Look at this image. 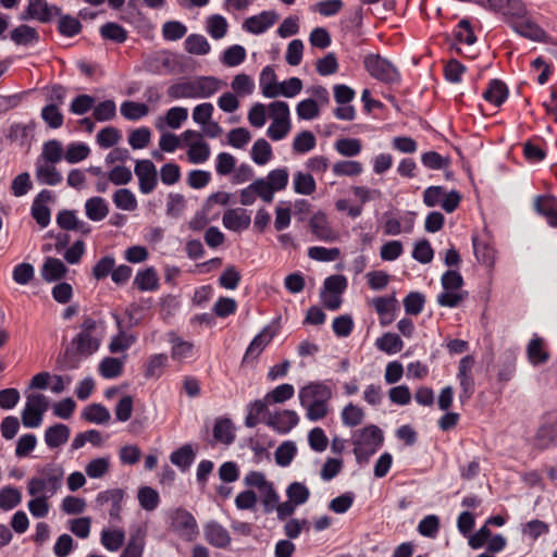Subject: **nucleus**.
<instances>
[{
    "mask_svg": "<svg viewBox=\"0 0 557 557\" xmlns=\"http://www.w3.org/2000/svg\"><path fill=\"white\" fill-rule=\"evenodd\" d=\"M185 50L191 54L205 55L210 52V44L199 34H191L185 39Z\"/></svg>",
    "mask_w": 557,
    "mask_h": 557,
    "instance_id": "obj_41",
    "label": "nucleus"
},
{
    "mask_svg": "<svg viewBox=\"0 0 557 557\" xmlns=\"http://www.w3.org/2000/svg\"><path fill=\"white\" fill-rule=\"evenodd\" d=\"M309 227L317 239L332 243L337 238L326 214L322 211L315 212L309 220Z\"/></svg>",
    "mask_w": 557,
    "mask_h": 557,
    "instance_id": "obj_14",
    "label": "nucleus"
},
{
    "mask_svg": "<svg viewBox=\"0 0 557 557\" xmlns=\"http://www.w3.org/2000/svg\"><path fill=\"white\" fill-rule=\"evenodd\" d=\"M242 281V274L235 265H227L219 277V285L225 289L234 290Z\"/></svg>",
    "mask_w": 557,
    "mask_h": 557,
    "instance_id": "obj_62",
    "label": "nucleus"
},
{
    "mask_svg": "<svg viewBox=\"0 0 557 557\" xmlns=\"http://www.w3.org/2000/svg\"><path fill=\"white\" fill-rule=\"evenodd\" d=\"M454 37L458 42L466 44L468 46L473 45L476 41L471 23L467 18H462L458 22L453 30Z\"/></svg>",
    "mask_w": 557,
    "mask_h": 557,
    "instance_id": "obj_49",
    "label": "nucleus"
},
{
    "mask_svg": "<svg viewBox=\"0 0 557 557\" xmlns=\"http://www.w3.org/2000/svg\"><path fill=\"white\" fill-rule=\"evenodd\" d=\"M528 360L533 366L544 364L549 360V354L544 349L543 338L534 335L527 346Z\"/></svg>",
    "mask_w": 557,
    "mask_h": 557,
    "instance_id": "obj_26",
    "label": "nucleus"
},
{
    "mask_svg": "<svg viewBox=\"0 0 557 557\" xmlns=\"http://www.w3.org/2000/svg\"><path fill=\"white\" fill-rule=\"evenodd\" d=\"M58 16L60 17L58 23V32L62 36L74 37L82 32L83 26L76 17L69 14L63 15L62 13Z\"/></svg>",
    "mask_w": 557,
    "mask_h": 557,
    "instance_id": "obj_47",
    "label": "nucleus"
},
{
    "mask_svg": "<svg viewBox=\"0 0 557 557\" xmlns=\"http://www.w3.org/2000/svg\"><path fill=\"white\" fill-rule=\"evenodd\" d=\"M22 500V494L16 487L5 486L0 491V509L11 510Z\"/></svg>",
    "mask_w": 557,
    "mask_h": 557,
    "instance_id": "obj_60",
    "label": "nucleus"
},
{
    "mask_svg": "<svg viewBox=\"0 0 557 557\" xmlns=\"http://www.w3.org/2000/svg\"><path fill=\"white\" fill-rule=\"evenodd\" d=\"M39 33L36 28L22 24L10 32V39L17 46H35L39 42Z\"/></svg>",
    "mask_w": 557,
    "mask_h": 557,
    "instance_id": "obj_23",
    "label": "nucleus"
},
{
    "mask_svg": "<svg viewBox=\"0 0 557 557\" xmlns=\"http://www.w3.org/2000/svg\"><path fill=\"white\" fill-rule=\"evenodd\" d=\"M49 408L48 398L44 394H30L27 396L22 411V423L25 428H38L42 417Z\"/></svg>",
    "mask_w": 557,
    "mask_h": 557,
    "instance_id": "obj_5",
    "label": "nucleus"
},
{
    "mask_svg": "<svg viewBox=\"0 0 557 557\" xmlns=\"http://www.w3.org/2000/svg\"><path fill=\"white\" fill-rule=\"evenodd\" d=\"M205 536L207 542L218 548H225L231 543L228 531L220 523L212 521L205 528Z\"/></svg>",
    "mask_w": 557,
    "mask_h": 557,
    "instance_id": "obj_21",
    "label": "nucleus"
},
{
    "mask_svg": "<svg viewBox=\"0 0 557 557\" xmlns=\"http://www.w3.org/2000/svg\"><path fill=\"white\" fill-rule=\"evenodd\" d=\"M295 387L289 383L277 385L271 392L265 394V400L273 404H283L294 397Z\"/></svg>",
    "mask_w": 557,
    "mask_h": 557,
    "instance_id": "obj_45",
    "label": "nucleus"
},
{
    "mask_svg": "<svg viewBox=\"0 0 557 557\" xmlns=\"http://www.w3.org/2000/svg\"><path fill=\"white\" fill-rule=\"evenodd\" d=\"M363 66L369 75L384 84L399 85L401 83V74L399 70L386 58L369 53L363 58Z\"/></svg>",
    "mask_w": 557,
    "mask_h": 557,
    "instance_id": "obj_4",
    "label": "nucleus"
},
{
    "mask_svg": "<svg viewBox=\"0 0 557 557\" xmlns=\"http://www.w3.org/2000/svg\"><path fill=\"white\" fill-rule=\"evenodd\" d=\"M120 111L126 120L138 121L148 114L149 108L145 103L127 100L121 104Z\"/></svg>",
    "mask_w": 557,
    "mask_h": 557,
    "instance_id": "obj_44",
    "label": "nucleus"
},
{
    "mask_svg": "<svg viewBox=\"0 0 557 557\" xmlns=\"http://www.w3.org/2000/svg\"><path fill=\"white\" fill-rule=\"evenodd\" d=\"M37 178L40 183L49 186H55L62 182L61 173L53 165H38L36 170Z\"/></svg>",
    "mask_w": 557,
    "mask_h": 557,
    "instance_id": "obj_59",
    "label": "nucleus"
},
{
    "mask_svg": "<svg viewBox=\"0 0 557 557\" xmlns=\"http://www.w3.org/2000/svg\"><path fill=\"white\" fill-rule=\"evenodd\" d=\"M71 435V430L67 425L63 423H55L45 431V443L51 448H59L64 445Z\"/></svg>",
    "mask_w": 557,
    "mask_h": 557,
    "instance_id": "obj_22",
    "label": "nucleus"
},
{
    "mask_svg": "<svg viewBox=\"0 0 557 557\" xmlns=\"http://www.w3.org/2000/svg\"><path fill=\"white\" fill-rule=\"evenodd\" d=\"M66 265L58 258L47 257L40 269V275L47 283L58 282L65 277Z\"/></svg>",
    "mask_w": 557,
    "mask_h": 557,
    "instance_id": "obj_19",
    "label": "nucleus"
},
{
    "mask_svg": "<svg viewBox=\"0 0 557 557\" xmlns=\"http://www.w3.org/2000/svg\"><path fill=\"white\" fill-rule=\"evenodd\" d=\"M134 285L140 292L157 290L160 284L156 270L153 268H147L146 270L138 271L134 280Z\"/></svg>",
    "mask_w": 557,
    "mask_h": 557,
    "instance_id": "obj_29",
    "label": "nucleus"
},
{
    "mask_svg": "<svg viewBox=\"0 0 557 557\" xmlns=\"http://www.w3.org/2000/svg\"><path fill=\"white\" fill-rule=\"evenodd\" d=\"M62 9L55 4H49L47 0H28L27 8L21 14L22 21L37 20L41 23H50L55 16L61 15Z\"/></svg>",
    "mask_w": 557,
    "mask_h": 557,
    "instance_id": "obj_8",
    "label": "nucleus"
},
{
    "mask_svg": "<svg viewBox=\"0 0 557 557\" xmlns=\"http://www.w3.org/2000/svg\"><path fill=\"white\" fill-rule=\"evenodd\" d=\"M100 542L110 552H117L125 543V532L122 529H103Z\"/></svg>",
    "mask_w": 557,
    "mask_h": 557,
    "instance_id": "obj_30",
    "label": "nucleus"
},
{
    "mask_svg": "<svg viewBox=\"0 0 557 557\" xmlns=\"http://www.w3.org/2000/svg\"><path fill=\"white\" fill-rule=\"evenodd\" d=\"M41 119L50 128H60L63 125L64 116L55 103H49L41 109Z\"/></svg>",
    "mask_w": 557,
    "mask_h": 557,
    "instance_id": "obj_56",
    "label": "nucleus"
},
{
    "mask_svg": "<svg viewBox=\"0 0 557 557\" xmlns=\"http://www.w3.org/2000/svg\"><path fill=\"white\" fill-rule=\"evenodd\" d=\"M194 459L195 453L191 446L188 444L183 445L178 449L174 450L170 456L171 462L178 467L182 471H186L191 466Z\"/></svg>",
    "mask_w": 557,
    "mask_h": 557,
    "instance_id": "obj_40",
    "label": "nucleus"
},
{
    "mask_svg": "<svg viewBox=\"0 0 557 557\" xmlns=\"http://www.w3.org/2000/svg\"><path fill=\"white\" fill-rule=\"evenodd\" d=\"M104 329L106 326L102 320H96L90 315H86L83 318L79 333L85 334L87 337L97 338L101 342Z\"/></svg>",
    "mask_w": 557,
    "mask_h": 557,
    "instance_id": "obj_43",
    "label": "nucleus"
},
{
    "mask_svg": "<svg viewBox=\"0 0 557 557\" xmlns=\"http://www.w3.org/2000/svg\"><path fill=\"white\" fill-rule=\"evenodd\" d=\"M82 417L88 422L103 424L110 420L111 414L103 405L91 404L84 409Z\"/></svg>",
    "mask_w": 557,
    "mask_h": 557,
    "instance_id": "obj_38",
    "label": "nucleus"
},
{
    "mask_svg": "<svg viewBox=\"0 0 557 557\" xmlns=\"http://www.w3.org/2000/svg\"><path fill=\"white\" fill-rule=\"evenodd\" d=\"M352 443L354 445L375 448L377 450L383 443V433L379 426L370 424L354 432Z\"/></svg>",
    "mask_w": 557,
    "mask_h": 557,
    "instance_id": "obj_16",
    "label": "nucleus"
},
{
    "mask_svg": "<svg viewBox=\"0 0 557 557\" xmlns=\"http://www.w3.org/2000/svg\"><path fill=\"white\" fill-rule=\"evenodd\" d=\"M145 547V531L138 528L131 533L128 543L120 557H143Z\"/></svg>",
    "mask_w": 557,
    "mask_h": 557,
    "instance_id": "obj_34",
    "label": "nucleus"
},
{
    "mask_svg": "<svg viewBox=\"0 0 557 557\" xmlns=\"http://www.w3.org/2000/svg\"><path fill=\"white\" fill-rule=\"evenodd\" d=\"M475 360L471 355L462 357L458 363L457 380L460 385L459 401L461 405L467 404L475 392V381L472 374Z\"/></svg>",
    "mask_w": 557,
    "mask_h": 557,
    "instance_id": "obj_6",
    "label": "nucleus"
},
{
    "mask_svg": "<svg viewBox=\"0 0 557 557\" xmlns=\"http://www.w3.org/2000/svg\"><path fill=\"white\" fill-rule=\"evenodd\" d=\"M171 527L184 541H194L199 533L195 517L183 508L176 509L173 513Z\"/></svg>",
    "mask_w": 557,
    "mask_h": 557,
    "instance_id": "obj_9",
    "label": "nucleus"
},
{
    "mask_svg": "<svg viewBox=\"0 0 557 557\" xmlns=\"http://www.w3.org/2000/svg\"><path fill=\"white\" fill-rule=\"evenodd\" d=\"M299 423V416L296 411L284 409L269 413L265 424L278 434H287Z\"/></svg>",
    "mask_w": 557,
    "mask_h": 557,
    "instance_id": "obj_11",
    "label": "nucleus"
},
{
    "mask_svg": "<svg viewBox=\"0 0 557 557\" xmlns=\"http://www.w3.org/2000/svg\"><path fill=\"white\" fill-rule=\"evenodd\" d=\"M508 96L507 85L498 78L490 79L486 89L482 94L483 99L495 107H500L508 99Z\"/></svg>",
    "mask_w": 557,
    "mask_h": 557,
    "instance_id": "obj_18",
    "label": "nucleus"
},
{
    "mask_svg": "<svg viewBox=\"0 0 557 557\" xmlns=\"http://www.w3.org/2000/svg\"><path fill=\"white\" fill-rule=\"evenodd\" d=\"M187 208V201L184 195L170 193L166 198L165 213L169 218L180 219Z\"/></svg>",
    "mask_w": 557,
    "mask_h": 557,
    "instance_id": "obj_39",
    "label": "nucleus"
},
{
    "mask_svg": "<svg viewBox=\"0 0 557 557\" xmlns=\"http://www.w3.org/2000/svg\"><path fill=\"white\" fill-rule=\"evenodd\" d=\"M277 20L274 11H262L257 15L247 17L243 24V28L253 35H260L271 28Z\"/></svg>",
    "mask_w": 557,
    "mask_h": 557,
    "instance_id": "obj_15",
    "label": "nucleus"
},
{
    "mask_svg": "<svg viewBox=\"0 0 557 557\" xmlns=\"http://www.w3.org/2000/svg\"><path fill=\"white\" fill-rule=\"evenodd\" d=\"M405 311L410 315H418L423 311L425 297L422 293L410 292L403 300Z\"/></svg>",
    "mask_w": 557,
    "mask_h": 557,
    "instance_id": "obj_57",
    "label": "nucleus"
},
{
    "mask_svg": "<svg viewBox=\"0 0 557 557\" xmlns=\"http://www.w3.org/2000/svg\"><path fill=\"white\" fill-rule=\"evenodd\" d=\"M227 21L220 14H214L208 18L207 30L213 39H221L227 33Z\"/></svg>",
    "mask_w": 557,
    "mask_h": 557,
    "instance_id": "obj_64",
    "label": "nucleus"
},
{
    "mask_svg": "<svg viewBox=\"0 0 557 557\" xmlns=\"http://www.w3.org/2000/svg\"><path fill=\"white\" fill-rule=\"evenodd\" d=\"M508 25L516 34L522 38L534 42L545 44L548 41L549 36L547 32L531 18L528 9L523 17L513 18L508 23Z\"/></svg>",
    "mask_w": 557,
    "mask_h": 557,
    "instance_id": "obj_7",
    "label": "nucleus"
},
{
    "mask_svg": "<svg viewBox=\"0 0 557 557\" xmlns=\"http://www.w3.org/2000/svg\"><path fill=\"white\" fill-rule=\"evenodd\" d=\"M112 199L115 207L121 210L134 211L137 208V199L134 193L127 188L117 189Z\"/></svg>",
    "mask_w": 557,
    "mask_h": 557,
    "instance_id": "obj_53",
    "label": "nucleus"
},
{
    "mask_svg": "<svg viewBox=\"0 0 557 557\" xmlns=\"http://www.w3.org/2000/svg\"><path fill=\"white\" fill-rule=\"evenodd\" d=\"M375 346L387 355H394L403 349L404 342L397 334L388 332L376 339Z\"/></svg>",
    "mask_w": 557,
    "mask_h": 557,
    "instance_id": "obj_36",
    "label": "nucleus"
},
{
    "mask_svg": "<svg viewBox=\"0 0 557 557\" xmlns=\"http://www.w3.org/2000/svg\"><path fill=\"white\" fill-rule=\"evenodd\" d=\"M490 11L500 13L508 24L513 18L523 17L527 13V5L522 0H487Z\"/></svg>",
    "mask_w": 557,
    "mask_h": 557,
    "instance_id": "obj_12",
    "label": "nucleus"
},
{
    "mask_svg": "<svg viewBox=\"0 0 557 557\" xmlns=\"http://www.w3.org/2000/svg\"><path fill=\"white\" fill-rule=\"evenodd\" d=\"M145 69L151 74H166L173 70V60L165 53H157L145 61Z\"/></svg>",
    "mask_w": 557,
    "mask_h": 557,
    "instance_id": "obj_27",
    "label": "nucleus"
},
{
    "mask_svg": "<svg viewBox=\"0 0 557 557\" xmlns=\"http://www.w3.org/2000/svg\"><path fill=\"white\" fill-rule=\"evenodd\" d=\"M137 497L140 506L148 511L154 510L160 503L159 493L149 486L140 487Z\"/></svg>",
    "mask_w": 557,
    "mask_h": 557,
    "instance_id": "obj_61",
    "label": "nucleus"
},
{
    "mask_svg": "<svg viewBox=\"0 0 557 557\" xmlns=\"http://www.w3.org/2000/svg\"><path fill=\"white\" fill-rule=\"evenodd\" d=\"M225 228L234 232L247 230L251 223L250 214L243 208L228 209L222 219Z\"/></svg>",
    "mask_w": 557,
    "mask_h": 557,
    "instance_id": "obj_17",
    "label": "nucleus"
},
{
    "mask_svg": "<svg viewBox=\"0 0 557 557\" xmlns=\"http://www.w3.org/2000/svg\"><path fill=\"white\" fill-rule=\"evenodd\" d=\"M169 358L165 354H153L151 355L144 370L146 379H159L163 373V369L168 366Z\"/></svg>",
    "mask_w": 557,
    "mask_h": 557,
    "instance_id": "obj_32",
    "label": "nucleus"
},
{
    "mask_svg": "<svg viewBox=\"0 0 557 557\" xmlns=\"http://www.w3.org/2000/svg\"><path fill=\"white\" fill-rule=\"evenodd\" d=\"M335 150L343 157L352 158L360 154L362 144L359 138H341L336 140Z\"/></svg>",
    "mask_w": 557,
    "mask_h": 557,
    "instance_id": "obj_42",
    "label": "nucleus"
},
{
    "mask_svg": "<svg viewBox=\"0 0 557 557\" xmlns=\"http://www.w3.org/2000/svg\"><path fill=\"white\" fill-rule=\"evenodd\" d=\"M297 454V447L294 442L286 441L282 443L275 450V462L280 467H288Z\"/></svg>",
    "mask_w": 557,
    "mask_h": 557,
    "instance_id": "obj_52",
    "label": "nucleus"
},
{
    "mask_svg": "<svg viewBox=\"0 0 557 557\" xmlns=\"http://www.w3.org/2000/svg\"><path fill=\"white\" fill-rule=\"evenodd\" d=\"M271 158L272 148L270 144L263 138L257 139L251 148V159L253 162L258 165H264Z\"/></svg>",
    "mask_w": 557,
    "mask_h": 557,
    "instance_id": "obj_46",
    "label": "nucleus"
},
{
    "mask_svg": "<svg viewBox=\"0 0 557 557\" xmlns=\"http://www.w3.org/2000/svg\"><path fill=\"white\" fill-rule=\"evenodd\" d=\"M293 187L296 194L310 196L315 191L317 183L311 174L299 171L293 176Z\"/></svg>",
    "mask_w": 557,
    "mask_h": 557,
    "instance_id": "obj_35",
    "label": "nucleus"
},
{
    "mask_svg": "<svg viewBox=\"0 0 557 557\" xmlns=\"http://www.w3.org/2000/svg\"><path fill=\"white\" fill-rule=\"evenodd\" d=\"M37 476H33L27 483V492L30 496L47 493L53 496L62 486L63 469L55 463H47L37 469Z\"/></svg>",
    "mask_w": 557,
    "mask_h": 557,
    "instance_id": "obj_3",
    "label": "nucleus"
},
{
    "mask_svg": "<svg viewBox=\"0 0 557 557\" xmlns=\"http://www.w3.org/2000/svg\"><path fill=\"white\" fill-rule=\"evenodd\" d=\"M298 398L300 406L306 410V418L315 422L327 416L332 389L322 381L309 382L299 389Z\"/></svg>",
    "mask_w": 557,
    "mask_h": 557,
    "instance_id": "obj_1",
    "label": "nucleus"
},
{
    "mask_svg": "<svg viewBox=\"0 0 557 557\" xmlns=\"http://www.w3.org/2000/svg\"><path fill=\"white\" fill-rule=\"evenodd\" d=\"M123 372V362L113 357H106L99 363V373L104 379H115Z\"/></svg>",
    "mask_w": 557,
    "mask_h": 557,
    "instance_id": "obj_54",
    "label": "nucleus"
},
{
    "mask_svg": "<svg viewBox=\"0 0 557 557\" xmlns=\"http://www.w3.org/2000/svg\"><path fill=\"white\" fill-rule=\"evenodd\" d=\"M71 343L83 354L84 357H89L95 354L100 347V341L92 337H87L85 334L78 333Z\"/></svg>",
    "mask_w": 557,
    "mask_h": 557,
    "instance_id": "obj_48",
    "label": "nucleus"
},
{
    "mask_svg": "<svg viewBox=\"0 0 557 557\" xmlns=\"http://www.w3.org/2000/svg\"><path fill=\"white\" fill-rule=\"evenodd\" d=\"M188 161L194 164L206 162L210 157V147L203 140L190 144L187 152Z\"/></svg>",
    "mask_w": 557,
    "mask_h": 557,
    "instance_id": "obj_55",
    "label": "nucleus"
},
{
    "mask_svg": "<svg viewBox=\"0 0 557 557\" xmlns=\"http://www.w3.org/2000/svg\"><path fill=\"white\" fill-rule=\"evenodd\" d=\"M85 213L94 222L102 221L109 214L108 203L101 197H91L85 202Z\"/></svg>",
    "mask_w": 557,
    "mask_h": 557,
    "instance_id": "obj_28",
    "label": "nucleus"
},
{
    "mask_svg": "<svg viewBox=\"0 0 557 557\" xmlns=\"http://www.w3.org/2000/svg\"><path fill=\"white\" fill-rule=\"evenodd\" d=\"M222 86V81L213 76H199L193 81L172 84L166 92L170 99H206L213 96Z\"/></svg>",
    "mask_w": 557,
    "mask_h": 557,
    "instance_id": "obj_2",
    "label": "nucleus"
},
{
    "mask_svg": "<svg viewBox=\"0 0 557 557\" xmlns=\"http://www.w3.org/2000/svg\"><path fill=\"white\" fill-rule=\"evenodd\" d=\"M274 332L271 326H264L259 334H257L248 345L242 360V364H248L256 360L264 348L273 341Z\"/></svg>",
    "mask_w": 557,
    "mask_h": 557,
    "instance_id": "obj_13",
    "label": "nucleus"
},
{
    "mask_svg": "<svg viewBox=\"0 0 557 557\" xmlns=\"http://www.w3.org/2000/svg\"><path fill=\"white\" fill-rule=\"evenodd\" d=\"M260 88L262 90V95L267 98H275L277 97V85L276 74L272 66H265L259 77Z\"/></svg>",
    "mask_w": 557,
    "mask_h": 557,
    "instance_id": "obj_33",
    "label": "nucleus"
},
{
    "mask_svg": "<svg viewBox=\"0 0 557 557\" xmlns=\"http://www.w3.org/2000/svg\"><path fill=\"white\" fill-rule=\"evenodd\" d=\"M85 358L71 343L57 358V367L61 371L75 370L79 368L82 359Z\"/></svg>",
    "mask_w": 557,
    "mask_h": 557,
    "instance_id": "obj_25",
    "label": "nucleus"
},
{
    "mask_svg": "<svg viewBox=\"0 0 557 557\" xmlns=\"http://www.w3.org/2000/svg\"><path fill=\"white\" fill-rule=\"evenodd\" d=\"M517 354L512 349H506L499 357L497 380L500 383L509 382L516 373Z\"/></svg>",
    "mask_w": 557,
    "mask_h": 557,
    "instance_id": "obj_24",
    "label": "nucleus"
},
{
    "mask_svg": "<svg viewBox=\"0 0 557 557\" xmlns=\"http://www.w3.org/2000/svg\"><path fill=\"white\" fill-rule=\"evenodd\" d=\"M472 247L476 260L487 267H492L495 261V250L488 243L479 239L478 236L472 237Z\"/></svg>",
    "mask_w": 557,
    "mask_h": 557,
    "instance_id": "obj_31",
    "label": "nucleus"
},
{
    "mask_svg": "<svg viewBox=\"0 0 557 557\" xmlns=\"http://www.w3.org/2000/svg\"><path fill=\"white\" fill-rule=\"evenodd\" d=\"M341 417L344 425L354 428L363 421L364 412L362 408L348 404L344 407Z\"/></svg>",
    "mask_w": 557,
    "mask_h": 557,
    "instance_id": "obj_63",
    "label": "nucleus"
},
{
    "mask_svg": "<svg viewBox=\"0 0 557 557\" xmlns=\"http://www.w3.org/2000/svg\"><path fill=\"white\" fill-rule=\"evenodd\" d=\"M271 405L265 400V396L263 399H256L255 401L250 403L247 407V416L245 418V425L247 428H255L260 422H264L269 417V413H272L269 411L268 406Z\"/></svg>",
    "mask_w": 557,
    "mask_h": 557,
    "instance_id": "obj_20",
    "label": "nucleus"
},
{
    "mask_svg": "<svg viewBox=\"0 0 557 557\" xmlns=\"http://www.w3.org/2000/svg\"><path fill=\"white\" fill-rule=\"evenodd\" d=\"M213 437L215 441L230 445L235 440L233 423L230 419H220L213 428Z\"/></svg>",
    "mask_w": 557,
    "mask_h": 557,
    "instance_id": "obj_37",
    "label": "nucleus"
},
{
    "mask_svg": "<svg viewBox=\"0 0 557 557\" xmlns=\"http://www.w3.org/2000/svg\"><path fill=\"white\" fill-rule=\"evenodd\" d=\"M296 112L299 120L310 121L320 115V108L318 107V101L313 98H307L297 104Z\"/></svg>",
    "mask_w": 557,
    "mask_h": 557,
    "instance_id": "obj_58",
    "label": "nucleus"
},
{
    "mask_svg": "<svg viewBox=\"0 0 557 557\" xmlns=\"http://www.w3.org/2000/svg\"><path fill=\"white\" fill-rule=\"evenodd\" d=\"M134 172L139 181V190L148 195L154 190L158 184V173L151 160H137Z\"/></svg>",
    "mask_w": 557,
    "mask_h": 557,
    "instance_id": "obj_10",
    "label": "nucleus"
},
{
    "mask_svg": "<svg viewBox=\"0 0 557 557\" xmlns=\"http://www.w3.org/2000/svg\"><path fill=\"white\" fill-rule=\"evenodd\" d=\"M100 35L103 39H109L122 44L127 39L126 29L117 23L108 22L100 27Z\"/></svg>",
    "mask_w": 557,
    "mask_h": 557,
    "instance_id": "obj_50",
    "label": "nucleus"
},
{
    "mask_svg": "<svg viewBox=\"0 0 557 557\" xmlns=\"http://www.w3.org/2000/svg\"><path fill=\"white\" fill-rule=\"evenodd\" d=\"M332 171L335 176H358L362 173L363 168L359 161L344 160L333 164Z\"/></svg>",
    "mask_w": 557,
    "mask_h": 557,
    "instance_id": "obj_51",
    "label": "nucleus"
}]
</instances>
